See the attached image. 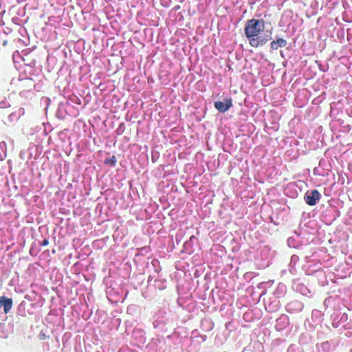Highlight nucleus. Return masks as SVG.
<instances>
[{"mask_svg":"<svg viewBox=\"0 0 352 352\" xmlns=\"http://www.w3.org/2000/svg\"><path fill=\"white\" fill-rule=\"evenodd\" d=\"M193 239H195V236H192L190 237V240H192Z\"/></svg>","mask_w":352,"mask_h":352,"instance_id":"4468645a","label":"nucleus"},{"mask_svg":"<svg viewBox=\"0 0 352 352\" xmlns=\"http://www.w3.org/2000/svg\"><path fill=\"white\" fill-rule=\"evenodd\" d=\"M116 161L115 160V157L113 156V157H112V159L110 160L111 164L112 166H115V164H116Z\"/></svg>","mask_w":352,"mask_h":352,"instance_id":"ddd939ff","label":"nucleus"},{"mask_svg":"<svg viewBox=\"0 0 352 352\" xmlns=\"http://www.w3.org/2000/svg\"><path fill=\"white\" fill-rule=\"evenodd\" d=\"M24 84L26 85L27 87L29 88L32 87L34 85L32 79H26L24 81Z\"/></svg>","mask_w":352,"mask_h":352,"instance_id":"9d476101","label":"nucleus"},{"mask_svg":"<svg viewBox=\"0 0 352 352\" xmlns=\"http://www.w3.org/2000/svg\"><path fill=\"white\" fill-rule=\"evenodd\" d=\"M10 107V104L7 101H2L0 102V108H6Z\"/></svg>","mask_w":352,"mask_h":352,"instance_id":"9b49d317","label":"nucleus"},{"mask_svg":"<svg viewBox=\"0 0 352 352\" xmlns=\"http://www.w3.org/2000/svg\"><path fill=\"white\" fill-rule=\"evenodd\" d=\"M1 327H1V325H0V329H1Z\"/></svg>","mask_w":352,"mask_h":352,"instance_id":"2eb2a0df","label":"nucleus"},{"mask_svg":"<svg viewBox=\"0 0 352 352\" xmlns=\"http://www.w3.org/2000/svg\"><path fill=\"white\" fill-rule=\"evenodd\" d=\"M264 28L265 24L263 20L252 19L247 21L245 27V35L251 46L257 47L265 44L272 38L270 35H261Z\"/></svg>","mask_w":352,"mask_h":352,"instance_id":"f257e3e1","label":"nucleus"},{"mask_svg":"<svg viewBox=\"0 0 352 352\" xmlns=\"http://www.w3.org/2000/svg\"><path fill=\"white\" fill-rule=\"evenodd\" d=\"M6 157V144L4 142L0 143V160H3Z\"/></svg>","mask_w":352,"mask_h":352,"instance_id":"1a4fd4ad","label":"nucleus"},{"mask_svg":"<svg viewBox=\"0 0 352 352\" xmlns=\"http://www.w3.org/2000/svg\"><path fill=\"white\" fill-rule=\"evenodd\" d=\"M12 307V298L1 296L0 297V307H3L4 312L6 314L8 313V311L11 309Z\"/></svg>","mask_w":352,"mask_h":352,"instance_id":"423d86ee","label":"nucleus"},{"mask_svg":"<svg viewBox=\"0 0 352 352\" xmlns=\"http://www.w3.org/2000/svg\"><path fill=\"white\" fill-rule=\"evenodd\" d=\"M49 243V241L47 239H44L42 243H41V245H43V246H45V245H47Z\"/></svg>","mask_w":352,"mask_h":352,"instance_id":"f8f14e48","label":"nucleus"},{"mask_svg":"<svg viewBox=\"0 0 352 352\" xmlns=\"http://www.w3.org/2000/svg\"><path fill=\"white\" fill-rule=\"evenodd\" d=\"M292 289L296 292H299L304 296H307L310 293L308 287L303 283H302L300 279H296L293 281Z\"/></svg>","mask_w":352,"mask_h":352,"instance_id":"20e7f679","label":"nucleus"},{"mask_svg":"<svg viewBox=\"0 0 352 352\" xmlns=\"http://www.w3.org/2000/svg\"><path fill=\"white\" fill-rule=\"evenodd\" d=\"M318 352H330L331 344L329 342H324L318 348Z\"/></svg>","mask_w":352,"mask_h":352,"instance_id":"6e6552de","label":"nucleus"},{"mask_svg":"<svg viewBox=\"0 0 352 352\" xmlns=\"http://www.w3.org/2000/svg\"><path fill=\"white\" fill-rule=\"evenodd\" d=\"M303 309V304L298 300H294L286 305V310L290 313L299 312Z\"/></svg>","mask_w":352,"mask_h":352,"instance_id":"39448f33","label":"nucleus"},{"mask_svg":"<svg viewBox=\"0 0 352 352\" xmlns=\"http://www.w3.org/2000/svg\"><path fill=\"white\" fill-rule=\"evenodd\" d=\"M287 45L286 40L283 38H278L276 41H273L270 43L271 49L273 50H277L278 47H284Z\"/></svg>","mask_w":352,"mask_h":352,"instance_id":"0eeeda50","label":"nucleus"},{"mask_svg":"<svg viewBox=\"0 0 352 352\" xmlns=\"http://www.w3.org/2000/svg\"><path fill=\"white\" fill-rule=\"evenodd\" d=\"M320 198V193L316 189L307 191L304 197L306 204L309 206H315Z\"/></svg>","mask_w":352,"mask_h":352,"instance_id":"f03ea898","label":"nucleus"},{"mask_svg":"<svg viewBox=\"0 0 352 352\" xmlns=\"http://www.w3.org/2000/svg\"><path fill=\"white\" fill-rule=\"evenodd\" d=\"M214 107L221 113L226 112L232 106L231 98H224L223 101H215Z\"/></svg>","mask_w":352,"mask_h":352,"instance_id":"7ed1b4c3","label":"nucleus"}]
</instances>
